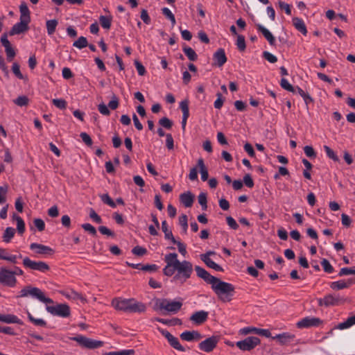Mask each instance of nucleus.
<instances>
[{"mask_svg":"<svg viewBox=\"0 0 355 355\" xmlns=\"http://www.w3.org/2000/svg\"><path fill=\"white\" fill-rule=\"evenodd\" d=\"M164 261L166 263V266L163 269L165 275L172 276L177 271L174 279L179 280L182 284L191 277L193 273V265L190 261L186 260L180 261L178 259V254L176 253L166 254Z\"/></svg>","mask_w":355,"mask_h":355,"instance_id":"1","label":"nucleus"},{"mask_svg":"<svg viewBox=\"0 0 355 355\" xmlns=\"http://www.w3.org/2000/svg\"><path fill=\"white\" fill-rule=\"evenodd\" d=\"M112 306L116 310L125 312L144 313L146 310L144 303L137 302L134 298L116 297L112 300Z\"/></svg>","mask_w":355,"mask_h":355,"instance_id":"2","label":"nucleus"},{"mask_svg":"<svg viewBox=\"0 0 355 355\" xmlns=\"http://www.w3.org/2000/svg\"><path fill=\"white\" fill-rule=\"evenodd\" d=\"M211 289L223 302H229L234 295V286L216 277V280L211 284Z\"/></svg>","mask_w":355,"mask_h":355,"instance_id":"3","label":"nucleus"},{"mask_svg":"<svg viewBox=\"0 0 355 355\" xmlns=\"http://www.w3.org/2000/svg\"><path fill=\"white\" fill-rule=\"evenodd\" d=\"M31 296L33 298L38 300L40 302L44 304H53V301L52 299L46 297L44 293L37 287L26 286L22 288L20 291L19 297H25L27 296Z\"/></svg>","mask_w":355,"mask_h":355,"instance_id":"4","label":"nucleus"},{"mask_svg":"<svg viewBox=\"0 0 355 355\" xmlns=\"http://www.w3.org/2000/svg\"><path fill=\"white\" fill-rule=\"evenodd\" d=\"M155 306L157 309L164 310L168 313H176L180 310L182 302L168 299H157L155 302Z\"/></svg>","mask_w":355,"mask_h":355,"instance_id":"5","label":"nucleus"},{"mask_svg":"<svg viewBox=\"0 0 355 355\" xmlns=\"http://www.w3.org/2000/svg\"><path fill=\"white\" fill-rule=\"evenodd\" d=\"M71 340L77 342V343L83 348L94 349L103 346V342L101 340H94L82 335H78L71 338Z\"/></svg>","mask_w":355,"mask_h":355,"instance_id":"6","label":"nucleus"},{"mask_svg":"<svg viewBox=\"0 0 355 355\" xmlns=\"http://www.w3.org/2000/svg\"><path fill=\"white\" fill-rule=\"evenodd\" d=\"M319 306H336L345 302V299L339 294L329 293L324 296L322 298L317 299Z\"/></svg>","mask_w":355,"mask_h":355,"instance_id":"7","label":"nucleus"},{"mask_svg":"<svg viewBox=\"0 0 355 355\" xmlns=\"http://www.w3.org/2000/svg\"><path fill=\"white\" fill-rule=\"evenodd\" d=\"M48 313L61 318H68L71 315L70 307L67 304H58L55 306H46Z\"/></svg>","mask_w":355,"mask_h":355,"instance_id":"8","label":"nucleus"},{"mask_svg":"<svg viewBox=\"0 0 355 355\" xmlns=\"http://www.w3.org/2000/svg\"><path fill=\"white\" fill-rule=\"evenodd\" d=\"M12 270L6 267L0 268V283L3 286L10 288L15 287L17 280L16 277H13Z\"/></svg>","mask_w":355,"mask_h":355,"instance_id":"9","label":"nucleus"},{"mask_svg":"<svg viewBox=\"0 0 355 355\" xmlns=\"http://www.w3.org/2000/svg\"><path fill=\"white\" fill-rule=\"evenodd\" d=\"M23 265L26 268L37 270L41 272H46L50 269L49 266L46 263L41 261H33L28 257L23 259Z\"/></svg>","mask_w":355,"mask_h":355,"instance_id":"10","label":"nucleus"},{"mask_svg":"<svg viewBox=\"0 0 355 355\" xmlns=\"http://www.w3.org/2000/svg\"><path fill=\"white\" fill-rule=\"evenodd\" d=\"M260 343V339L255 336H249L243 340L236 342V347L242 351H250Z\"/></svg>","mask_w":355,"mask_h":355,"instance_id":"11","label":"nucleus"},{"mask_svg":"<svg viewBox=\"0 0 355 355\" xmlns=\"http://www.w3.org/2000/svg\"><path fill=\"white\" fill-rule=\"evenodd\" d=\"M322 324V320L315 317H305L299 320L296 326L300 329L310 328L313 327H318Z\"/></svg>","mask_w":355,"mask_h":355,"instance_id":"12","label":"nucleus"},{"mask_svg":"<svg viewBox=\"0 0 355 355\" xmlns=\"http://www.w3.org/2000/svg\"><path fill=\"white\" fill-rule=\"evenodd\" d=\"M219 341L218 336H211L205 340L202 341L198 345V348L200 350L205 352H211L214 350V349L216 347Z\"/></svg>","mask_w":355,"mask_h":355,"instance_id":"13","label":"nucleus"},{"mask_svg":"<svg viewBox=\"0 0 355 355\" xmlns=\"http://www.w3.org/2000/svg\"><path fill=\"white\" fill-rule=\"evenodd\" d=\"M0 41H1L2 46L5 49L8 61H9V62L12 61V59L16 55V52H15V50L14 49V48L12 46L10 41L8 40L7 33H3L1 36Z\"/></svg>","mask_w":355,"mask_h":355,"instance_id":"14","label":"nucleus"},{"mask_svg":"<svg viewBox=\"0 0 355 355\" xmlns=\"http://www.w3.org/2000/svg\"><path fill=\"white\" fill-rule=\"evenodd\" d=\"M160 332L162 336H164L167 339L168 343L174 349L180 352H184L185 350L184 347L180 343L178 338L173 336L169 331L163 329L161 330Z\"/></svg>","mask_w":355,"mask_h":355,"instance_id":"15","label":"nucleus"},{"mask_svg":"<svg viewBox=\"0 0 355 355\" xmlns=\"http://www.w3.org/2000/svg\"><path fill=\"white\" fill-rule=\"evenodd\" d=\"M30 249L41 255L53 254L54 252V250L50 247L37 243H32L30 245Z\"/></svg>","mask_w":355,"mask_h":355,"instance_id":"16","label":"nucleus"},{"mask_svg":"<svg viewBox=\"0 0 355 355\" xmlns=\"http://www.w3.org/2000/svg\"><path fill=\"white\" fill-rule=\"evenodd\" d=\"M295 338V335L289 332H284L277 334L272 337V339L277 340L280 345H285L293 342Z\"/></svg>","mask_w":355,"mask_h":355,"instance_id":"17","label":"nucleus"},{"mask_svg":"<svg viewBox=\"0 0 355 355\" xmlns=\"http://www.w3.org/2000/svg\"><path fill=\"white\" fill-rule=\"evenodd\" d=\"M28 22H24V21H19V22L16 23L10 29L9 32V35L10 36L15 35H19L23 33L28 30Z\"/></svg>","mask_w":355,"mask_h":355,"instance_id":"18","label":"nucleus"},{"mask_svg":"<svg viewBox=\"0 0 355 355\" xmlns=\"http://www.w3.org/2000/svg\"><path fill=\"white\" fill-rule=\"evenodd\" d=\"M197 276L202 279L206 283L211 284L213 281L216 280V277L210 275L206 270L200 266H196L195 267Z\"/></svg>","mask_w":355,"mask_h":355,"instance_id":"19","label":"nucleus"},{"mask_svg":"<svg viewBox=\"0 0 355 355\" xmlns=\"http://www.w3.org/2000/svg\"><path fill=\"white\" fill-rule=\"evenodd\" d=\"M180 108L182 112V128L183 130L186 128L187 121L189 116V101L187 100H184L180 103Z\"/></svg>","mask_w":355,"mask_h":355,"instance_id":"20","label":"nucleus"},{"mask_svg":"<svg viewBox=\"0 0 355 355\" xmlns=\"http://www.w3.org/2000/svg\"><path fill=\"white\" fill-rule=\"evenodd\" d=\"M208 318V313L205 311H199L193 313L190 320L196 324H201Z\"/></svg>","mask_w":355,"mask_h":355,"instance_id":"21","label":"nucleus"},{"mask_svg":"<svg viewBox=\"0 0 355 355\" xmlns=\"http://www.w3.org/2000/svg\"><path fill=\"white\" fill-rule=\"evenodd\" d=\"M182 340L185 341L199 340L202 338V336L198 331H186L180 334Z\"/></svg>","mask_w":355,"mask_h":355,"instance_id":"22","label":"nucleus"},{"mask_svg":"<svg viewBox=\"0 0 355 355\" xmlns=\"http://www.w3.org/2000/svg\"><path fill=\"white\" fill-rule=\"evenodd\" d=\"M19 258L21 257L20 254ZM18 256L12 254L5 248H0V259L5 260L12 263H16L17 262Z\"/></svg>","mask_w":355,"mask_h":355,"instance_id":"23","label":"nucleus"},{"mask_svg":"<svg viewBox=\"0 0 355 355\" xmlns=\"http://www.w3.org/2000/svg\"><path fill=\"white\" fill-rule=\"evenodd\" d=\"M20 18L19 20L24 22H31V12L25 2H21L19 6Z\"/></svg>","mask_w":355,"mask_h":355,"instance_id":"24","label":"nucleus"},{"mask_svg":"<svg viewBox=\"0 0 355 355\" xmlns=\"http://www.w3.org/2000/svg\"><path fill=\"white\" fill-rule=\"evenodd\" d=\"M213 59L218 67H222L227 61L224 49H219L214 54Z\"/></svg>","mask_w":355,"mask_h":355,"instance_id":"25","label":"nucleus"},{"mask_svg":"<svg viewBox=\"0 0 355 355\" xmlns=\"http://www.w3.org/2000/svg\"><path fill=\"white\" fill-rule=\"evenodd\" d=\"M354 282L352 279H348L347 281L342 279L331 282L330 288L333 290H342L349 287Z\"/></svg>","mask_w":355,"mask_h":355,"instance_id":"26","label":"nucleus"},{"mask_svg":"<svg viewBox=\"0 0 355 355\" xmlns=\"http://www.w3.org/2000/svg\"><path fill=\"white\" fill-rule=\"evenodd\" d=\"M180 200L185 207H191L193 203L194 196L190 192H184L180 195Z\"/></svg>","mask_w":355,"mask_h":355,"instance_id":"27","label":"nucleus"},{"mask_svg":"<svg viewBox=\"0 0 355 355\" xmlns=\"http://www.w3.org/2000/svg\"><path fill=\"white\" fill-rule=\"evenodd\" d=\"M257 30L263 34L264 37L267 40V41L271 46L275 45V38L272 35V34L270 32L269 30H268L266 28H265L261 24H257Z\"/></svg>","mask_w":355,"mask_h":355,"instance_id":"28","label":"nucleus"},{"mask_svg":"<svg viewBox=\"0 0 355 355\" xmlns=\"http://www.w3.org/2000/svg\"><path fill=\"white\" fill-rule=\"evenodd\" d=\"M200 259L206 264V266L210 268L215 270L216 271L221 272L223 270V268L218 263H215L210 257L205 255H200Z\"/></svg>","mask_w":355,"mask_h":355,"instance_id":"29","label":"nucleus"},{"mask_svg":"<svg viewBox=\"0 0 355 355\" xmlns=\"http://www.w3.org/2000/svg\"><path fill=\"white\" fill-rule=\"evenodd\" d=\"M0 321L8 324H19L22 322L16 315L12 314H0Z\"/></svg>","mask_w":355,"mask_h":355,"instance_id":"30","label":"nucleus"},{"mask_svg":"<svg viewBox=\"0 0 355 355\" xmlns=\"http://www.w3.org/2000/svg\"><path fill=\"white\" fill-rule=\"evenodd\" d=\"M59 293L69 300H77L83 299L80 293L72 289L67 291H60Z\"/></svg>","mask_w":355,"mask_h":355,"instance_id":"31","label":"nucleus"},{"mask_svg":"<svg viewBox=\"0 0 355 355\" xmlns=\"http://www.w3.org/2000/svg\"><path fill=\"white\" fill-rule=\"evenodd\" d=\"M293 24L298 31L304 35H306L307 30L303 19L299 17H294L293 19Z\"/></svg>","mask_w":355,"mask_h":355,"instance_id":"32","label":"nucleus"},{"mask_svg":"<svg viewBox=\"0 0 355 355\" xmlns=\"http://www.w3.org/2000/svg\"><path fill=\"white\" fill-rule=\"evenodd\" d=\"M162 230L164 233V238L166 239L170 240L172 243L176 242V239L173 236L172 231L169 230L166 220L162 222Z\"/></svg>","mask_w":355,"mask_h":355,"instance_id":"33","label":"nucleus"},{"mask_svg":"<svg viewBox=\"0 0 355 355\" xmlns=\"http://www.w3.org/2000/svg\"><path fill=\"white\" fill-rule=\"evenodd\" d=\"M198 166L200 168V172L202 180L204 182L207 180L209 174H208V171L204 164L203 159H202V158L198 159Z\"/></svg>","mask_w":355,"mask_h":355,"instance_id":"34","label":"nucleus"},{"mask_svg":"<svg viewBox=\"0 0 355 355\" xmlns=\"http://www.w3.org/2000/svg\"><path fill=\"white\" fill-rule=\"evenodd\" d=\"M15 234V230L13 227H7L3 232V241L6 243H10Z\"/></svg>","mask_w":355,"mask_h":355,"instance_id":"35","label":"nucleus"},{"mask_svg":"<svg viewBox=\"0 0 355 355\" xmlns=\"http://www.w3.org/2000/svg\"><path fill=\"white\" fill-rule=\"evenodd\" d=\"M28 318L31 322L37 327H45L46 326V322L42 318H35L31 313H27Z\"/></svg>","mask_w":355,"mask_h":355,"instance_id":"36","label":"nucleus"},{"mask_svg":"<svg viewBox=\"0 0 355 355\" xmlns=\"http://www.w3.org/2000/svg\"><path fill=\"white\" fill-rule=\"evenodd\" d=\"M355 324V315L348 318L345 322H340L338 325V329H345Z\"/></svg>","mask_w":355,"mask_h":355,"instance_id":"37","label":"nucleus"},{"mask_svg":"<svg viewBox=\"0 0 355 355\" xmlns=\"http://www.w3.org/2000/svg\"><path fill=\"white\" fill-rule=\"evenodd\" d=\"M58 22L56 19H50L46 21V30L49 35L54 33L58 26Z\"/></svg>","mask_w":355,"mask_h":355,"instance_id":"38","label":"nucleus"},{"mask_svg":"<svg viewBox=\"0 0 355 355\" xmlns=\"http://www.w3.org/2000/svg\"><path fill=\"white\" fill-rule=\"evenodd\" d=\"M99 21L103 28L110 29L112 24V17L110 16L101 15L99 17Z\"/></svg>","mask_w":355,"mask_h":355,"instance_id":"39","label":"nucleus"},{"mask_svg":"<svg viewBox=\"0 0 355 355\" xmlns=\"http://www.w3.org/2000/svg\"><path fill=\"white\" fill-rule=\"evenodd\" d=\"M295 89V93L299 94L303 98V99L306 105L313 101V99L311 97V96L307 92H305L302 89H301L299 87H297Z\"/></svg>","mask_w":355,"mask_h":355,"instance_id":"40","label":"nucleus"},{"mask_svg":"<svg viewBox=\"0 0 355 355\" xmlns=\"http://www.w3.org/2000/svg\"><path fill=\"white\" fill-rule=\"evenodd\" d=\"M13 218L17 221V229L19 234H23L25 231V223L23 219L15 214L13 215Z\"/></svg>","mask_w":355,"mask_h":355,"instance_id":"41","label":"nucleus"},{"mask_svg":"<svg viewBox=\"0 0 355 355\" xmlns=\"http://www.w3.org/2000/svg\"><path fill=\"white\" fill-rule=\"evenodd\" d=\"M183 51L190 60L195 61L197 60L198 55L192 48L189 46L184 47Z\"/></svg>","mask_w":355,"mask_h":355,"instance_id":"42","label":"nucleus"},{"mask_svg":"<svg viewBox=\"0 0 355 355\" xmlns=\"http://www.w3.org/2000/svg\"><path fill=\"white\" fill-rule=\"evenodd\" d=\"M73 46L79 49H83L87 46V40L86 37L81 36L73 42Z\"/></svg>","mask_w":355,"mask_h":355,"instance_id":"43","label":"nucleus"},{"mask_svg":"<svg viewBox=\"0 0 355 355\" xmlns=\"http://www.w3.org/2000/svg\"><path fill=\"white\" fill-rule=\"evenodd\" d=\"M281 87L288 92L295 93V89L293 87L286 78H282L280 81Z\"/></svg>","mask_w":355,"mask_h":355,"instance_id":"44","label":"nucleus"},{"mask_svg":"<svg viewBox=\"0 0 355 355\" xmlns=\"http://www.w3.org/2000/svg\"><path fill=\"white\" fill-rule=\"evenodd\" d=\"M101 200L106 205L110 206L112 208L116 207V203L112 200L107 193L103 194L101 196Z\"/></svg>","mask_w":355,"mask_h":355,"instance_id":"45","label":"nucleus"},{"mask_svg":"<svg viewBox=\"0 0 355 355\" xmlns=\"http://www.w3.org/2000/svg\"><path fill=\"white\" fill-rule=\"evenodd\" d=\"M236 46L239 50L241 51H243L245 49V37L243 35H239L237 36Z\"/></svg>","mask_w":355,"mask_h":355,"instance_id":"46","label":"nucleus"},{"mask_svg":"<svg viewBox=\"0 0 355 355\" xmlns=\"http://www.w3.org/2000/svg\"><path fill=\"white\" fill-rule=\"evenodd\" d=\"M12 71L15 76L20 80L24 79V76L20 71L19 64L17 62H14L12 66Z\"/></svg>","mask_w":355,"mask_h":355,"instance_id":"47","label":"nucleus"},{"mask_svg":"<svg viewBox=\"0 0 355 355\" xmlns=\"http://www.w3.org/2000/svg\"><path fill=\"white\" fill-rule=\"evenodd\" d=\"M14 103L20 107L25 106L28 103V98L26 96H19L14 100Z\"/></svg>","mask_w":355,"mask_h":355,"instance_id":"48","label":"nucleus"},{"mask_svg":"<svg viewBox=\"0 0 355 355\" xmlns=\"http://www.w3.org/2000/svg\"><path fill=\"white\" fill-rule=\"evenodd\" d=\"M324 150L329 158L333 159L334 161H338V157L336 153L328 146H324Z\"/></svg>","mask_w":355,"mask_h":355,"instance_id":"49","label":"nucleus"},{"mask_svg":"<svg viewBox=\"0 0 355 355\" xmlns=\"http://www.w3.org/2000/svg\"><path fill=\"white\" fill-rule=\"evenodd\" d=\"M321 265L324 272L327 273H331L334 272V268L327 259H323L321 261Z\"/></svg>","mask_w":355,"mask_h":355,"instance_id":"50","label":"nucleus"},{"mask_svg":"<svg viewBox=\"0 0 355 355\" xmlns=\"http://www.w3.org/2000/svg\"><path fill=\"white\" fill-rule=\"evenodd\" d=\"M198 202L202 206V210H206L207 208V196L205 193H200L198 196Z\"/></svg>","mask_w":355,"mask_h":355,"instance_id":"51","label":"nucleus"},{"mask_svg":"<svg viewBox=\"0 0 355 355\" xmlns=\"http://www.w3.org/2000/svg\"><path fill=\"white\" fill-rule=\"evenodd\" d=\"M8 189L7 185L0 187V204L4 203L6 201Z\"/></svg>","mask_w":355,"mask_h":355,"instance_id":"52","label":"nucleus"},{"mask_svg":"<svg viewBox=\"0 0 355 355\" xmlns=\"http://www.w3.org/2000/svg\"><path fill=\"white\" fill-rule=\"evenodd\" d=\"M81 227L86 231L88 232L91 235L95 236L96 235V230L89 223H84Z\"/></svg>","mask_w":355,"mask_h":355,"instance_id":"53","label":"nucleus"},{"mask_svg":"<svg viewBox=\"0 0 355 355\" xmlns=\"http://www.w3.org/2000/svg\"><path fill=\"white\" fill-rule=\"evenodd\" d=\"M53 104L61 110L65 109L67 106L66 101L62 98L53 99Z\"/></svg>","mask_w":355,"mask_h":355,"instance_id":"54","label":"nucleus"},{"mask_svg":"<svg viewBox=\"0 0 355 355\" xmlns=\"http://www.w3.org/2000/svg\"><path fill=\"white\" fill-rule=\"evenodd\" d=\"M159 123L166 129H171L172 127V121L167 117H163L159 119Z\"/></svg>","mask_w":355,"mask_h":355,"instance_id":"55","label":"nucleus"},{"mask_svg":"<svg viewBox=\"0 0 355 355\" xmlns=\"http://www.w3.org/2000/svg\"><path fill=\"white\" fill-rule=\"evenodd\" d=\"M263 57L270 63H275L277 61V58L268 51H264Z\"/></svg>","mask_w":355,"mask_h":355,"instance_id":"56","label":"nucleus"},{"mask_svg":"<svg viewBox=\"0 0 355 355\" xmlns=\"http://www.w3.org/2000/svg\"><path fill=\"white\" fill-rule=\"evenodd\" d=\"M257 331V327H247L240 329L239 333L242 335H247L249 334H256Z\"/></svg>","mask_w":355,"mask_h":355,"instance_id":"57","label":"nucleus"},{"mask_svg":"<svg viewBox=\"0 0 355 355\" xmlns=\"http://www.w3.org/2000/svg\"><path fill=\"white\" fill-rule=\"evenodd\" d=\"M304 152L305 153V155L309 157H316V153L314 150V149L313 148L312 146H306L304 147Z\"/></svg>","mask_w":355,"mask_h":355,"instance_id":"58","label":"nucleus"},{"mask_svg":"<svg viewBox=\"0 0 355 355\" xmlns=\"http://www.w3.org/2000/svg\"><path fill=\"white\" fill-rule=\"evenodd\" d=\"M166 145L168 150H172L174 148V141L171 134L166 135Z\"/></svg>","mask_w":355,"mask_h":355,"instance_id":"59","label":"nucleus"},{"mask_svg":"<svg viewBox=\"0 0 355 355\" xmlns=\"http://www.w3.org/2000/svg\"><path fill=\"white\" fill-rule=\"evenodd\" d=\"M348 275H355V269L351 268H343L338 273V275L340 277Z\"/></svg>","mask_w":355,"mask_h":355,"instance_id":"60","label":"nucleus"},{"mask_svg":"<svg viewBox=\"0 0 355 355\" xmlns=\"http://www.w3.org/2000/svg\"><path fill=\"white\" fill-rule=\"evenodd\" d=\"M132 252L134 254L137 256H143L147 252L146 249L141 247V246H136L132 250Z\"/></svg>","mask_w":355,"mask_h":355,"instance_id":"61","label":"nucleus"},{"mask_svg":"<svg viewBox=\"0 0 355 355\" xmlns=\"http://www.w3.org/2000/svg\"><path fill=\"white\" fill-rule=\"evenodd\" d=\"M80 137L82 139L83 141L87 144V146H92V140L90 136L86 132H81L80 134Z\"/></svg>","mask_w":355,"mask_h":355,"instance_id":"62","label":"nucleus"},{"mask_svg":"<svg viewBox=\"0 0 355 355\" xmlns=\"http://www.w3.org/2000/svg\"><path fill=\"white\" fill-rule=\"evenodd\" d=\"M119 106V99L115 96L113 95L112 97V100L108 103V107L112 110H116Z\"/></svg>","mask_w":355,"mask_h":355,"instance_id":"63","label":"nucleus"},{"mask_svg":"<svg viewBox=\"0 0 355 355\" xmlns=\"http://www.w3.org/2000/svg\"><path fill=\"white\" fill-rule=\"evenodd\" d=\"M226 221L230 228H232L233 230L238 229L239 225L237 224L236 221L232 216H227L226 218Z\"/></svg>","mask_w":355,"mask_h":355,"instance_id":"64","label":"nucleus"}]
</instances>
